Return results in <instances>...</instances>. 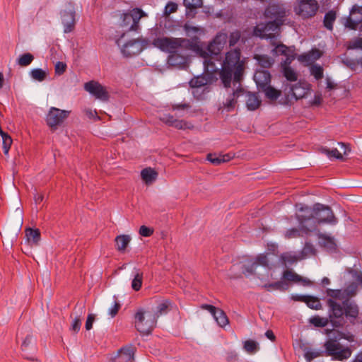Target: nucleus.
<instances>
[{"mask_svg":"<svg viewBox=\"0 0 362 362\" xmlns=\"http://www.w3.org/2000/svg\"><path fill=\"white\" fill-rule=\"evenodd\" d=\"M141 177L146 185H151L156 180L158 173L151 168H146L141 170Z\"/></svg>","mask_w":362,"mask_h":362,"instance_id":"27","label":"nucleus"},{"mask_svg":"<svg viewBox=\"0 0 362 362\" xmlns=\"http://www.w3.org/2000/svg\"><path fill=\"white\" fill-rule=\"evenodd\" d=\"M328 319L320 316H314L310 319V322L316 327H325L328 324Z\"/></svg>","mask_w":362,"mask_h":362,"instance_id":"42","label":"nucleus"},{"mask_svg":"<svg viewBox=\"0 0 362 362\" xmlns=\"http://www.w3.org/2000/svg\"><path fill=\"white\" fill-rule=\"evenodd\" d=\"M281 25L272 21L267 23H259L254 29L255 35L261 38L269 39L272 43L276 40V34Z\"/></svg>","mask_w":362,"mask_h":362,"instance_id":"9","label":"nucleus"},{"mask_svg":"<svg viewBox=\"0 0 362 362\" xmlns=\"http://www.w3.org/2000/svg\"><path fill=\"white\" fill-rule=\"evenodd\" d=\"M3 140V151L5 155H8L11 144L13 143V140L11 137L8 135H4V136L1 137Z\"/></svg>","mask_w":362,"mask_h":362,"instance_id":"50","label":"nucleus"},{"mask_svg":"<svg viewBox=\"0 0 362 362\" xmlns=\"http://www.w3.org/2000/svg\"><path fill=\"white\" fill-rule=\"evenodd\" d=\"M255 263H257V267L261 265L263 267H268L269 266V260L267 258V256L264 254H260L257 255L254 260Z\"/></svg>","mask_w":362,"mask_h":362,"instance_id":"51","label":"nucleus"},{"mask_svg":"<svg viewBox=\"0 0 362 362\" xmlns=\"http://www.w3.org/2000/svg\"><path fill=\"white\" fill-rule=\"evenodd\" d=\"M200 308L202 310H206L209 311L211 314L212 316H214L216 314V311L219 309V308H216L214 305H209V304H202L200 305Z\"/></svg>","mask_w":362,"mask_h":362,"instance_id":"60","label":"nucleus"},{"mask_svg":"<svg viewBox=\"0 0 362 362\" xmlns=\"http://www.w3.org/2000/svg\"><path fill=\"white\" fill-rule=\"evenodd\" d=\"M264 286L268 291H270L271 289L286 291L288 289V284L282 281H279L274 283L265 284Z\"/></svg>","mask_w":362,"mask_h":362,"instance_id":"39","label":"nucleus"},{"mask_svg":"<svg viewBox=\"0 0 362 362\" xmlns=\"http://www.w3.org/2000/svg\"><path fill=\"white\" fill-rule=\"evenodd\" d=\"M328 338L324 344L326 356H331L333 360L344 361L349 358L352 354L351 349L343 346L339 341L342 339L353 341V337H346L345 334L337 329H325Z\"/></svg>","mask_w":362,"mask_h":362,"instance_id":"2","label":"nucleus"},{"mask_svg":"<svg viewBox=\"0 0 362 362\" xmlns=\"http://www.w3.org/2000/svg\"><path fill=\"white\" fill-rule=\"evenodd\" d=\"M134 352L132 346L121 348L115 357L116 362H132Z\"/></svg>","mask_w":362,"mask_h":362,"instance_id":"23","label":"nucleus"},{"mask_svg":"<svg viewBox=\"0 0 362 362\" xmlns=\"http://www.w3.org/2000/svg\"><path fill=\"white\" fill-rule=\"evenodd\" d=\"M34 57L30 53L21 54L18 58V64L21 66H27L33 61Z\"/></svg>","mask_w":362,"mask_h":362,"instance_id":"40","label":"nucleus"},{"mask_svg":"<svg viewBox=\"0 0 362 362\" xmlns=\"http://www.w3.org/2000/svg\"><path fill=\"white\" fill-rule=\"evenodd\" d=\"M254 80L259 90L270 85L271 75L267 70H257L255 73Z\"/></svg>","mask_w":362,"mask_h":362,"instance_id":"20","label":"nucleus"},{"mask_svg":"<svg viewBox=\"0 0 362 362\" xmlns=\"http://www.w3.org/2000/svg\"><path fill=\"white\" fill-rule=\"evenodd\" d=\"M309 90V84L305 82L286 85L284 90L285 95L281 98L280 103L285 105H291L294 101L304 98Z\"/></svg>","mask_w":362,"mask_h":362,"instance_id":"5","label":"nucleus"},{"mask_svg":"<svg viewBox=\"0 0 362 362\" xmlns=\"http://www.w3.org/2000/svg\"><path fill=\"white\" fill-rule=\"evenodd\" d=\"M315 216L314 223L310 225V231L315 230L320 223H328L335 225L337 223V218L334 216L330 207L324 204H315Z\"/></svg>","mask_w":362,"mask_h":362,"instance_id":"6","label":"nucleus"},{"mask_svg":"<svg viewBox=\"0 0 362 362\" xmlns=\"http://www.w3.org/2000/svg\"><path fill=\"white\" fill-rule=\"evenodd\" d=\"M30 75L33 79L37 81H42L46 77V72L42 69H34L30 72Z\"/></svg>","mask_w":362,"mask_h":362,"instance_id":"43","label":"nucleus"},{"mask_svg":"<svg viewBox=\"0 0 362 362\" xmlns=\"http://www.w3.org/2000/svg\"><path fill=\"white\" fill-rule=\"evenodd\" d=\"M259 91L264 93L266 98L272 100H275L281 96V91L274 88L270 85L261 89Z\"/></svg>","mask_w":362,"mask_h":362,"instance_id":"33","label":"nucleus"},{"mask_svg":"<svg viewBox=\"0 0 362 362\" xmlns=\"http://www.w3.org/2000/svg\"><path fill=\"white\" fill-rule=\"evenodd\" d=\"M240 37V34L238 31L233 32L230 34L229 36V45L230 46L235 45L239 40Z\"/></svg>","mask_w":362,"mask_h":362,"instance_id":"55","label":"nucleus"},{"mask_svg":"<svg viewBox=\"0 0 362 362\" xmlns=\"http://www.w3.org/2000/svg\"><path fill=\"white\" fill-rule=\"evenodd\" d=\"M84 89L95 98L102 101H107L109 93L106 88L95 81H90L84 84Z\"/></svg>","mask_w":362,"mask_h":362,"instance_id":"13","label":"nucleus"},{"mask_svg":"<svg viewBox=\"0 0 362 362\" xmlns=\"http://www.w3.org/2000/svg\"><path fill=\"white\" fill-rule=\"evenodd\" d=\"M170 305V303L168 300H163L159 303L155 313L148 314L145 322V313L143 310H138L135 314V327L137 331L142 334H150L156 325L157 319L168 312Z\"/></svg>","mask_w":362,"mask_h":362,"instance_id":"4","label":"nucleus"},{"mask_svg":"<svg viewBox=\"0 0 362 362\" xmlns=\"http://www.w3.org/2000/svg\"><path fill=\"white\" fill-rule=\"evenodd\" d=\"M25 236L29 244L37 245L40 240V231L37 228H28L25 229Z\"/></svg>","mask_w":362,"mask_h":362,"instance_id":"29","label":"nucleus"},{"mask_svg":"<svg viewBox=\"0 0 362 362\" xmlns=\"http://www.w3.org/2000/svg\"><path fill=\"white\" fill-rule=\"evenodd\" d=\"M95 320V316L93 314H89L87 317L85 327L86 330H90L93 327V323Z\"/></svg>","mask_w":362,"mask_h":362,"instance_id":"61","label":"nucleus"},{"mask_svg":"<svg viewBox=\"0 0 362 362\" xmlns=\"http://www.w3.org/2000/svg\"><path fill=\"white\" fill-rule=\"evenodd\" d=\"M322 153L326 154L329 158L343 160L341 153L337 148H333L331 150L328 148H323Z\"/></svg>","mask_w":362,"mask_h":362,"instance_id":"48","label":"nucleus"},{"mask_svg":"<svg viewBox=\"0 0 362 362\" xmlns=\"http://www.w3.org/2000/svg\"><path fill=\"white\" fill-rule=\"evenodd\" d=\"M207 160L216 165H218L222 163L220 155L216 156V154L209 153L207 156Z\"/></svg>","mask_w":362,"mask_h":362,"instance_id":"58","label":"nucleus"},{"mask_svg":"<svg viewBox=\"0 0 362 362\" xmlns=\"http://www.w3.org/2000/svg\"><path fill=\"white\" fill-rule=\"evenodd\" d=\"M282 278L288 281L300 282L304 286H309L311 282L309 279H305L291 269L285 270L283 272Z\"/></svg>","mask_w":362,"mask_h":362,"instance_id":"24","label":"nucleus"},{"mask_svg":"<svg viewBox=\"0 0 362 362\" xmlns=\"http://www.w3.org/2000/svg\"><path fill=\"white\" fill-rule=\"evenodd\" d=\"M361 23L362 8H357L356 6H354L350 12L348 19L346 20V26L352 30H356Z\"/></svg>","mask_w":362,"mask_h":362,"instance_id":"18","label":"nucleus"},{"mask_svg":"<svg viewBox=\"0 0 362 362\" xmlns=\"http://www.w3.org/2000/svg\"><path fill=\"white\" fill-rule=\"evenodd\" d=\"M70 111L63 110L52 107L46 117L47 125L52 129H56L61 125L64 120L69 117Z\"/></svg>","mask_w":362,"mask_h":362,"instance_id":"10","label":"nucleus"},{"mask_svg":"<svg viewBox=\"0 0 362 362\" xmlns=\"http://www.w3.org/2000/svg\"><path fill=\"white\" fill-rule=\"evenodd\" d=\"M344 314L347 318L356 320L358 315V307L356 303L349 299L344 300Z\"/></svg>","mask_w":362,"mask_h":362,"instance_id":"25","label":"nucleus"},{"mask_svg":"<svg viewBox=\"0 0 362 362\" xmlns=\"http://www.w3.org/2000/svg\"><path fill=\"white\" fill-rule=\"evenodd\" d=\"M208 83V79L205 76L200 75L194 77L189 81V85L192 88H200Z\"/></svg>","mask_w":362,"mask_h":362,"instance_id":"38","label":"nucleus"},{"mask_svg":"<svg viewBox=\"0 0 362 362\" xmlns=\"http://www.w3.org/2000/svg\"><path fill=\"white\" fill-rule=\"evenodd\" d=\"M292 299L294 300L305 302L307 305L315 310H320L322 307L321 303L317 297L310 296H299V295H293Z\"/></svg>","mask_w":362,"mask_h":362,"instance_id":"22","label":"nucleus"},{"mask_svg":"<svg viewBox=\"0 0 362 362\" xmlns=\"http://www.w3.org/2000/svg\"><path fill=\"white\" fill-rule=\"evenodd\" d=\"M241 52L238 49L230 50L226 54L220 73L221 79L227 88H230L232 78L233 84L235 87L240 83L244 71V62L240 59Z\"/></svg>","mask_w":362,"mask_h":362,"instance_id":"1","label":"nucleus"},{"mask_svg":"<svg viewBox=\"0 0 362 362\" xmlns=\"http://www.w3.org/2000/svg\"><path fill=\"white\" fill-rule=\"evenodd\" d=\"M83 313V308H81V313L79 315H77L74 317L73 320L70 330L72 331L74 333H78L80 331L81 327V315Z\"/></svg>","mask_w":362,"mask_h":362,"instance_id":"45","label":"nucleus"},{"mask_svg":"<svg viewBox=\"0 0 362 362\" xmlns=\"http://www.w3.org/2000/svg\"><path fill=\"white\" fill-rule=\"evenodd\" d=\"M297 206H299V208L298 209V212L296 214V216L299 222L300 226L305 230L310 231L308 230L310 228V225L311 223H314L315 222L316 211L315 210V204L313 207H310L302 204H299L297 205Z\"/></svg>","mask_w":362,"mask_h":362,"instance_id":"8","label":"nucleus"},{"mask_svg":"<svg viewBox=\"0 0 362 362\" xmlns=\"http://www.w3.org/2000/svg\"><path fill=\"white\" fill-rule=\"evenodd\" d=\"M132 275L134 278L132 281V288L135 291H138L142 286L144 274L139 269L134 268Z\"/></svg>","mask_w":362,"mask_h":362,"instance_id":"28","label":"nucleus"},{"mask_svg":"<svg viewBox=\"0 0 362 362\" xmlns=\"http://www.w3.org/2000/svg\"><path fill=\"white\" fill-rule=\"evenodd\" d=\"M300 235V230L296 228L288 229L285 233V237L287 239L294 238L299 237Z\"/></svg>","mask_w":362,"mask_h":362,"instance_id":"54","label":"nucleus"},{"mask_svg":"<svg viewBox=\"0 0 362 362\" xmlns=\"http://www.w3.org/2000/svg\"><path fill=\"white\" fill-rule=\"evenodd\" d=\"M243 348L246 352L252 354H255L259 349L258 344L251 339H248L244 341Z\"/></svg>","mask_w":362,"mask_h":362,"instance_id":"37","label":"nucleus"},{"mask_svg":"<svg viewBox=\"0 0 362 362\" xmlns=\"http://www.w3.org/2000/svg\"><path fill=\"white\" fill-rule=\"evenodd\" d=\"M184 5L187 8H197L202 6V0H184Z\"/></svg>","mask_w":362,"mask_h":362,"instance_id":"52","label":"nucleus"},{"mask_svg":"<svg viewBox=\"0 0 362 362\" xmlns=\"http://www.w3.org/2000/svg\"><path fill=\"white\" fill-rule=\"evenodd\" d=\"M284 76L288 81H296L297 80V74L293 69L289 66H284L283 69Z\"/></svg>","mask_w":362,"mask_h":362,"instance_id":"47","label":"nucleus"},{"mask_svg":"<svg viewBox=\"0 0 362 362\" xmlns=\"http://www.w3.org/2000/svg\"><path fill=\"white\" fill-rule=\"evenodd\" d=\"M323 351H321L320 350H308L305 353V358L308 362H310L315 358H317L320 356H322Z\"/></svg>","mask_w":362,"mask_h":362,"instance_id":"49","label":"nucleus"},{"mask_svg":"<svg viewBox=\"0 0 362 362\" xmlns=\"http://www.w3.org/2000/svg\"><path fill=\"white\" fill-rule=\"evenodd\" d=\"M168 62L172 66L182 65L186 62V58L175 52L170 54Z\"/></svg>","mask_w":362,"mask_h":362,"instance_id":"34","label":"nucleus"},{"mask_svg":"<svg viewBox=\"0 0 362 362\" xmlns=\"http://www.w3.org/2000/svg\"><path fill=\"white\" fill-rule=\"evenodd\" d=\"M228 38V37L226 33H218L208 45L206 49L204 50L207 52L209 55L218 56L225 47Z\"/></svg>","mask_w":362,"mask_h":362,"instance_id":"12","label":"nucleus"},{"mask_svg":"<svg viewBox=\"0 0 362 362\" xmlns=\"http://www.w3.org/2000/svg\"><path fill=\"white\" fill-rule=\"evenodd\" d=\"M160 121L170 127H174L178 129H191L192 125L184 120L177 119L170 114H164L160 117Z\"/></svg>","mask_w":362,"mask_h":362,"instance_id":"17","label":"nucleus"},{"mask_svg":"<svg viewBox=\"0 0 362 362\" xmlns=\"http://www.w3.org/2000/svg\"><path fill=\"white\" fill-rule=\"evenodd\" d=\"M139 233L143 237H150L153 233V230L146 226H141Z\"/></svg>","mask_w":362,"mask_h":362,"instance_id":"56","label":"nucleus"},{"mask_svg":"<svg viewBox=\"0 0 362 362\" xmlns=\"http://www.w3.org/2000/svg\"><path fill=\"white\" fill-rule=\"evenodd\" d=\"M66 69V64L62 62H58L55 64V74L57 75L63 74Z\"/></svg>","mask_w":362,"mask_h":362,"instance_id":"57","label":"nucleus"},{"mask_svg":"<svg viewBox=\"0 0 362 362\" xmlns=\"http://www.w3.org/2000/svg\"><path fill=\"white\" fill-rule=\"evenodd\" d=\"M336 19V13L333 11H328L324 17V25L328 30L333 29V23Z\"/></svg>","mask_w":362,"mask_h":362,"instance_id":"36","label":"nucleus"},{"mask_svg":"<svg viewBox=\"0 0 362 362\" xmlns=\"http://www.w3.org/2000/svg\"><path fill=\"white\" fill-rule=\"evenodd\" d=\"M177 4L170 1L166 4V6L165 7L164 15L168 16L170 13L175 12L177 11Z\"/></svg>","mask_w":362,"mask_h":362,"instance_id":"53","label":"nucleus"},{"mask_svg":"<svg viewBox=\"0 0 362 362\" xmlns=\"http://www.w3.org/2000/svg\"><path fill=\"white\" fill-rule=\"evenodd\" d=\"M303 253L308 255V254H314L315 253V248L313 245L311 243H306L305 244V246L303 248Z\"/></svg>","mask_w":362,"mask_h":362,"instance_id":"62","label":"nucleus"},{"mask_svg":"<svg viewBox=\"0 0 362 362\" xmlns=\"http://www.w3.org/2000/svg\"><path fill=\"white\" fill-rule=\"evenodd\" d=\"M264 13L267 18L282 25L286 16V10L283 5L273 4L267 7Z\"/></svg>","mask_w":362,"mask_h":362,"instance_id":"14","label":"nucleus"},{"mask_svg":"<svg viewBox=\"0 0 362 362\" xmlns=\"http://www.w3.org/2000/svg\"><path fill=\"white\" fill-rule=\"evenodd\" d=\"M120 308V305L119 303L115 302L114 305L112 306L110 309H109V315L112 317H114L117 313H118V310Z\"/></svg>","mask_w":362,"mask_h":362,"instance_id":"63","label":"nucleus"},{"mask_svg":"<svg viewBox=\"0 0 362 362\" xmlns=\"http://www.w3.org/2000/svg\"><path fill=\"white\" fill-rule=\"evenodd\" d=\"M321 54H322L319 49H313L308 53L302 55L301 59L302 60L308 62H315L320 58Z\"/></svg>","mask_w":362,"mask_h":362,"instance_id":"35","label":"nucleus"},{"mask_svg":"<svg viewBox=\"0 0 362 362\" xmlns=\"http://www.w3.org/2000/svg\"><path fill=\"white\" fill-rule=\"evenodd\" d=\"M148 15L141 8H135L121 15V26L127 31L138 32L140 30L139 21Z\"/></svg>","mask_w":362,"mask_h":362,"instance_id":"7","label":"nucleus"},{"mask_svg":"<svg viewBox=\"0 0 362 362\" xmlns=\"http://www.w3.org/2000/svg\"><path fill=\"white\" fill-rule=\"evenodd\" d=\"M244 92V90L240 86V83H237L236 86H233V92L229 94L226 101L223 103V107L227 109L228 112L233 110L235 107L236 100Z\"/></svg>","mask_w":362,"mask_h":362,"instance_id":"19","label":"nucleus"},{"mask_svg":"<svg viewBox=\"0 0 362 362\" xmlns=\"http://www.w3.org/2000/svg\"><path fill=\"white\" fill-rule=\"evenodd\" d=\"M256 59L259 64L264 68H269L274 63V59L267 55H259L257 56Z\"/></svg>","mask_w":362,"mask_h":362,"instance_id":"44","label":"nucleus"},{"mask_svg":"<svg viewBox=\"0 0 362 362\" xmlns=\"http://www.w3.org/2000/svg\"><path fill=\"white\" fill-rule=\"evenodd\" d=\"M274 50L276 52V54H279L281 55L288 54V52L289 51L288 48L283 44L277 45Z\"/></svg>","mask_w":362,"mask_h":362,"instance_id":"59","label":"nucleus"},{"mask_svg":"<svg viewBox=\"0 0 362 362\" xmlns=\"http://www.w3.org/2000/svg\"><path fill=\"white\" fill-rule=\"evenodd\" d=\"M76 12L72 7L64 9L61 13L62 21L64 25V32L65 33H71L75 25Z\"/></svg>","mask_w":362,"mask_h":362,"instance_id":"16","label":"nucleus"},{"mask_svg":"<svg viewBox=\"0 0 362 362\" xmlns=\"http://www.w3.org/2000/svg\"><path fill=\"white\" fill-rule=\"evenodd\" d=\"M323 73V68L319 64H314L310 67V74L316 80L322 78Z\"/></svg>","mask_w":362,"mask_h":362,"instance_id":"46","label":"nucleus"},{"mask_svg":"<svg viewBox=\"0 0 362 362\" xmlns=\"http://www.w3.org/2000/svg\"><path fill=\"white\" fill-rule=\"evenodd\" d=\"M318 8V4L315 0H300L295 11L298 15L308 18L315 16Z\"/></svg>","mask_w":362,"mask_h":362,"instance_id":"11","label":"nucleus"},{"mask_svg":"<svg viewBox=\"0 0 362 362\" xmlns=\"http://www.w3.org/2000/svg\"><path fill=\"white\" fill-rule=\"evenodd\" d=\"M213 317L216 323L221 327H224L229 322L227 315L224 311L220 308L216 311Z\"/></svg>","mask_w":362,"mask_h":362,"instance_id":"32","label":"nucleus"},{"mask_svg":"<svg viewBox=\"0 0 362 362\" xmlns=\"http://www.w3.org/2000/svg\"><path fill=\"white\" fill-rule=\"evenodd\" d=\"M131 240L129 235H119L115 238L117 250L119 252H124Z\"/></svg>","mask_w":362,"mask_h":362,"instance_id":"31","label":"nucleus"},{"mask_svg":"<svg viewBox=\"0 0 362 362\" xmlns=\"http://www.w3.org/2000/svg\"><path fill=\"white\" fill-rule=\"evenodd\" d=\"M257 267V263H255L254 261H250L243 266V273L246 276L252 275L255 274Z\"/></svg>","mask_w":362,"mask_h":362,"instance_id":"41","label":"nucleus"},{"mask_svg":"<svg viewBox=\"0 0 362 362\" xmlns=\"http://www.w3.org/2000/svg\"><path fill=\"white\" fill-rule=\"evenodd\" d=\"M261 104V100L256 93L249 92L247 94L246 105L249 110H257Z\"/></svg>","mask_w":362,"mask_h":362,"instance_id":"30","label":"nucleus"},{"mask_svg":"<svg viewBox=\"0 0 362 362\" xmlns=\"http://www.w3.org/2000/svg\"><path fill=\"white\" fill-rule=\"evenodd\" d=\"M352 49H362V38H357L351 42Z\"/></svg>","mask_w":362,"mask_h":362,"instance_id":"64","label":"nucleus"},{"mask_svg":"<svg viewBox=\"0 0 362 362\" xmlns=\"http://www.w3.org/2000/svg\"><path fill=\"white\" fill-rule=\"evenodd\" d=\"M202 52L204 53V54H202L199 52H195L199 54L204 59L203 64L205 71L211 73L216 72V70H218V68L215 65L214 57L212 55H209V53L204 51L202 47Z\"/></svg>","mask_w":362,"mask_h":362,"instance_id":"26","label":"nucleus"},{"mask_svg":"<svg viewBox=\"0 0 362 362\" xmlns=\"http://www.w3.org/2000/svg\"><path fill=\"white\" fill-rule=\"evenodd\" d=\"M153 45L163 52L173 53L177 52L179 49L185 48L194 52H199L202 54V45L197 39H185L174 37H157L152 42Z\"/></svg>","mask_w":362,"mask_h":362,"instance_id":"3","label":"nucleus"},{"mask_svg":"<svg viewBox=\"0 0 362 362\" xmlns=\"http://www.w3.org/2000/svg\"><path fill=\"white\" fill-rule=\"evenodd\" d=\"M124 34L116 40L117 45L120 47L122 54L125 57H132L140 53L141 48L139 42L136 40H129L122 44V37Z\"/></svg>","mask_w":362,"mask_h":362,"instance_id":"15","label":"nucleus"},{"mask_svg":"<svg viewBox=\"0 0 362 362\" xmlns=\"http://www.w3.org/2000/svg\"><path fill=\"white\" fill-rule=\"evenodd\" d=\"M327 304L329 307V317L339 318L344 315V301L342 304H341L332 298H329L327 301Z\"/></svg>","mask_w":362,"mask_h":362,"instance_id":"21","label":"nucleus"}]
</instances>
